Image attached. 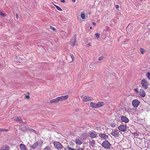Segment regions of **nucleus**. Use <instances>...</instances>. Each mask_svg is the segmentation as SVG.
Returning a JSON list of instances; mask_svg holds the SVG:
<instances>
[{
    "instance_id": "obj_1",
    "label": "nucleus",
    "mask_w": 150,
    "mask_h": 150,
    "mask_svg": "<svg viewBox=\"0 0 150 150\" xmlns=\"http://www.w3.org/2000/svg\"><path fill=\"white\" fill-rule=\"evenodd\" d=\"M134 91L138 94L141 97H144L146 96V92L142 89H140L139 91L137 88H135L134 89Z\"/></svg>"
},
{
    "instance_id": "obj_2",
    "label": "nucleus",
    "mask_w": 150,
    "mask_h": 150,
    "mask_svg": "<svg viewBox=\"0 0 150 150\" xmlns=\"http://www.w3.org/2000/svg\"><path fill=\"white\" fill-rule=\"evenodd\" d=\"M53 144L55 148L58 150H61V149L63 148L62 145L59 142H53Z\"/></svg>"
},
{
    "instance_id": "obj_3",
    "label": "nucleus",
    "mask_w": 150,
    "mask_h": 150,
    "mask_svg": "<svg viewBox=\"0 0 150 150\" xmlns=\"http://www.w3.org/2000/svg\"><path fill=\"white\" fill-rule=\"evenodd\" d=\"M141 83L144 89H147L148 86V83L144 79H143L141 81Z\"/></svg>"
},
{
    "instance_id": "obj_4",
    "label": "nucleus",
    "mask_w": 150,
    "mask_h": 150,
    "mask_svg": "<svg viewBox=\"0 0 150 150\" xmlns=\"http://www.w3.org/2000/svg\"><path fill=\"white\" fill-rule=\"evenodd\" d=\"M102 145L105 148L109 149L110 147L111 144L108 141L105 140L103 142Z\"/></svg>"
},
{
    "instance_id": "obj_5",
    "label": "nucleus",
    "mask_w": 150,
    "mask_h": 150,
    "mask_svg": "<svg viewBox=\"0 0 150 150\" xmlns=\"http://www.w3.org/2000/svg\"><path fill=\"white\" fill-rule=\"evenodd\" d=\"M132 106L134 108H137L139 105L140 102L137 99L134 100L132 102Z\"/></svg>"
},
{
    "instance_id": "obj_6",
    "label": "nucleus",
    "mask_w": 150,
    "mask_h": 150,
    "mask_svg": "<svg viewBox=\"0 0 150 150\" xmlns=\"http://www.w3.org/2000/svg\"><path fill=\"white\" fill-rule=\"evenodd\" d=\"M119 130L122 132L125 131L127 129V126L125 125H121L118 127Z\"/></svg>"
},
{
    "instance_id": "obj_7",
    "label": "nucleus",
    "mask_w": 150,
    "mask_h": 150,
    "mask_svg": "<svg viewBox=\"0 0 150 150\" xmlns=\"http://www.w3.org/2000/svg\"><path fill=\"white\" fill-rule=\"evenodd\" d=\"M93 99L92 98L89 96H84L83 99V100L84 102H87L92 100Z\"/></svg>"
},
{
    "instance_id": "obj_8",
    "label": "nucleus",
    "mask_w": 150,
    "mask_h": 150,
    "mask_svg": "<svg viewBox=\"0 0 150 150\" xmlns=\"http://www.w3.org/2000/svg\"><path fill=\"white\" fill-rule=\"evenodd\" d=\"M120 120L122 122L127 123L129 122V120L127 117L125 116H122L120 117Z\"/></svg>"
},
{
    "instance_id": "obj_9",
    "label": "nucleus",
    "mask_w": 150,
    "mask_h": 150,
    "mask_svg": "<svg viewBox=\"0 0 150 150\" xmlns=\"http://www.w3.org/2000/svg\"><path fill=\"white\" fill-rule=\"evenodd\" d=\"M88 136L91 138H94L97 137L96 132L94 131H91L89 132Z\"/></svg>"
},
{
    "instance_id": "obj_10",
    "label": "nucleus",
    "mask_w": 150,
    "mask_h": 150,
    "mask_svg": "<svg viewBox=\"0 0 150 150\" xmlns=\"http://www.w3.org/2000/svg\"><path fill=\"white\" fill-rule=\"evenodd\" d=\"M60 101H62L64 100H67L69 97V96L68 95L65 96H62L59 97Z\"/></svg>"
},
{
    "instance_id": "obj_11",
    "label": "nucleus",
    "mask_w": 150,
    "mask_h": 150,
    "mask_svg": "<svg viewBox=\"0 0 150 150\" xmlns=\"http://www.w3.org/2000/svg\"><path fill=\"white\" fill-rule=\"evenodd\" d=\"M111 134L114 137H117L119 136V132L117 130L115 129L112 131Z\"/></svg>"
},
{
    "instance_id": "obj_12",
    "label": "nucleus",
    "mask_w": 150,
    "mask_h": 150,
    "mask_svg": "<svg viewBox=\"0 0 150 150\" xmlns=\"http://www.w3.org/2000/svg\"><path fill=\"white\" fill-rule=\"evenodd\" d=\"M13 120L18 121L19 122H22V120L20 117H15L12 118Z\"/></svg>"
},
{
    "instance_id": "obj_13",
    "label": "nucleus",
    "mask_w": 150,
    "mask_h": 150,
    "mask_svg": "<svg viewBox=\"0 0 150 150\" xmlns=\"http://www.w3.org/2000/svg\"><path fill=\"white\" fill-rule=\"evenodd\" d=\"M60 101L59 99V97H57L55 99H52L50 101V103H55Z\"/></svg>"
},
{
    "instance_id": "obj_14",
    "label": "nucleus",
    "mask_w": 150,
    "mask_h": 150,
    "mask_svg": "<svg viewBox=\"0 0 150 150\" xmlns=\"http://www.w3.org/2000/svg\"><path fill=\"white\" fill-rule=\"evenodd\" d=\"M99 136L101 138L104 139H108V135H106L105 134L100 133L99 134Z\"/></svg>"
},
{
    "instance_id": "obj_15",
    "label": "nucleus",
    "mask_w": 150,
    "mask_h": 150,
    "mask_svg": "<svg viewBox=\"0 0 150 150\" xmlns=\"http://www.w3.org/2000/svg\"><path fill=\"white\" fill-rule=\"evenodd\" d=\"M75 143L77 145H80L83 142L79 138H76L75 141Z\"/></svg>"
},
{
    "instance_id": "obj_16",
    "label": "nucleus",
    "mask_w": 150,
    "mask_h": 150,
    "mask_svg": "<svg viewBox=\"0 0 150 150\" xmlns=\"http://www.w3.org/2000/svg\"><path fill=\"white\" fill-rule=\"evenodd\" d=\"M72 41L71 42V45L74 47V46H77L78 45L76 43V39L75 38H74V41H73V40H72Z\"/></svg>"
},
{
    "instance_id": "obj_17",
    "label": "nucleus",
    "mask_w": 150,
    "mask_h": 150,
    "mask_svg": "<svg viewBox=\"0 0 150 150\" xmlns=\"http://www.w3.org/2000/svg\"><path fill=\"white\" fill-rule=\"evenodd\" d=\"M19 146L21 150H26L27 149L26 147L24 144H20Z\"/></svg>"
},
{
    "instance_id": "obj_18",
    "label": "nucleus",
    "mask_w": 150,
    "mask_h": 150,
    "mask_svg": "<svg viewBox=\"0 0 150 150\" xmlns=\"http://www.w3.org/2000/svg\"><path fill=\"white\" fill-rule=\"evenodd\" d=\"M89 144L92 147H94L95 144V142L93 140H90L89 142Z\"/></svg>"
},
{
    "instance_id": "obj_19",
    "label": "nucleus",
    "mask_w": 150,
    "mask_h": 150,
    "mask_svg": "<svg viewBox=\"0 0 150 150\" xmlns=\"http://www.w3.org/2000/svg\"><path fill=\"white\" fill-rule=\"evenodd\" d=\"M38 145V143L37 142H35L31 146V148L33 149H35L37 148Z\"/></svg>"
},
{
    "instance_id": "obj_20",
    "label": "nucleus",
    "mask_w": 150,
    "mask_h": 150,
    "mask_svg": "<svg viewBox=\"0 0 150 150\" xmlns=\"http://www.w3.org/2000/svg\"><path fill=\"white\" fill-rule=\"evenodd\" d=\"M90 105L91 108H96V103L91 102L90 103Z\"/></svg>"
},
{
    "instance_id": "obj_21",
    "label": "nucleus",
    "mask_w": 150,
    "mask_h": 150,
    "mask_svg": "<svg viewBox=\"0 0 150 150\" xmlns=\"http://www.w3.org/2000/svg\"><path fill=\"white\" fill-rule=\"evenodd\" d=\"M98 104L100 108L103 106L105 105L104 103L102 101L98 102Z\"/></svg>"
},
{
    "instance_id": "obj_22",
    "label": "nucleus",
    "mask_w": 150,
    "mask_h": 150,
    "mask_svg": "<svg viewBox=\"0 0 150 150\" xmlns=\"http://www.w3.org/2000/svg\"><path fill=\"white\" fill-rule=\"evenodd\" d=\"M9 147L8 146H4L1 148V150H9Z\"/></svg>"
},
{
    "instance_id": "obj_23",
    "label": "nucleus",
    "mask_w": 150,
    "mask_h": 150,
    "mask_svg": "<svg viewBox=\"0 0 150 150\" xmlns=\"http://www.w3.org/2000/svg\"><path fill=\"white\" fill-rule=\"evenodd\" d=\"M140 52L141 54H144L145 53L146 51L144 49L141 48L140 49Z\"/></svg>"
},
{
    "instance_id": "obj_24",
    "label": "nucleus",
    "mask_w": 150,
    "mask_h": 150,
    "mask_svg": "<svg viewBox=\"0 0 150 150\" xmlns=\"http://www.w3.org/2000/svg\"><path fill=\"white\" fill-rule=\"evenodd\" d=\"M145 75L147 79L149 80H150V73L149 72H148Z\"/></svg>"
},
{
    "instance_id": "obj_25",
    "label": "nucleus",
    "mask_w": 150,
    "mask_h": 150,
    "mask_svg": "<svg viewBox=\"0 0 150 150\" xmlns=\"http://www.w3.org/2000/svg\"><path fill=\"white\" fill-rule=\"evenodd\" d=\"M51 148L49 146H47L44 148L43 150H51Z\"/></svg>"
},
{
    "instance_id": "obj_26",
    "label": "nucleus",
    "mask_w": 150,
    "mask_h": 150,
    "mask_svg": "<svg viewBox=\"0 0 150 150\" xmlns=\"http://www.w3.org/2000/svg\"><path fill=\"white\" fill-rule=\"evenodd\" d=\"M110 126L112 127H114L117 126V124L115 122H112L110 124Z\"/></svg>"
},
{
    "instance_id": "obj_27",
    "label": "nucleus",
    "mask_w": 150,
    "mask_h": 150,
    "mask_svg": "<svg viewBox=\"0 0 150 150\" xmlns=\"http://www.w3.org/2000/svg\"><path fill=\"white\" fill-rule=\"evenodd\" d=\"M9 131L8 129L2 128L0 129V132H7Z\"/></svg>"
},
{
    "instance_id": "obj_28",
    "label": "nucleus",
    "mask_w": 150,
    "mask_h": 150,
    "mask_svg": "<svg viewBox=\"0 0 150 150\" xmlns=\"http://www.w3.org/2000/svg\"><path fill=\"white\" fill-rule=\"evenodd\" d=\"M81 17L83 19H85V14L84 13H82L80 14Z\"/></svg>"
},
{
    "instance_id": "obj_29",
    "label": "nucleus",
    "mask_w": 150,
    "mask_h": 150,
    "mask_svg": "<svg viewBox=\"0 0 150 150\" xmlns=\"http://www.w3.org/2000/svg\"><path fill=\"white\" fill-rule=\"evenodd\" d=\"M87 135L85 134H83L81 135V137L83 139H86L87 137Z\"/></svg>"
},
{
    "instance_id": "obj_30",
    "label": "nucleus",
    "mask_w": 150,
    "mask_h": 150,
    "mask_svg": "<svg viewBox=\"0 0 150 150\" xmlns=\"http://www.w3.org/2000/svg\"><path fill=\"white\" fill-rule=\"evenodd\" d=\"M0 15L2 17H5L6 16V15L3 13L2 11H0Z\"/></svg>"
},
{
    "instance_id": "obj_31",
    "label": "nucleus",
    "mask_w": 150,
    "mask_h": 150,
    "mask_svg": "<svg viewBox=\"0 0 150 150\" xmlns=\"http://www.w3.org/2000/svg\"><path fill=\"white\" fill-rule=\"evenodd\" d=\"M50 28L53 30L54 31H55L56 30V29L54 28V27H53V26H50Z\"/></svg>"
},
{
    "instance_id": "obj_32",
    "label": "nucleus",
    "mask_w": 150,
    "mask_h": 150,
    "mask_svg": "<svg viewBox=\"0 0 150 150\" xmlns=\"http://www.w3.org/2000/svg\"><path fill=\"white\" fill-rule=\"evenodd\" d=\"M55 6L57 8V10H58L60 11H62V10L61 8H60L58 6L56 5H55Z\"/></svg>"
},
{
    "instance_id": "obj_33",
    "label": "nucleus",
    "mask_w": 150,
    "mask_h": 150,
    "mask_svg": "<svg viewBox=\"0 0 150 150\" xmlns=\"http://www.w3.org/2000/svg\"><path fill=\"white\" fill-rule=\"evenodd\" d=\"M67 149L68 150H76V149L72 148L69 147V146H67Z\"/></svg>"
},
{
    "instance_id": "obj_34",
    "label": "nucleus",
    "mask_w": 150,
    "mask_h": 150,
    "mask_svg": "<svg viewBox=\"0 0 150 150\" xmlns=\"http://www.w3.org/2000/svg\"><path fill=\"white\" fill-rule=\"evenodd\" d=\"M95 35L97 38H98L100 37V34L98 33H96L95 34Z\"/></svg>"
},
{
    "instance_id": "obj_35",
    "label": "nucleus",
    "mask_w": 150,
    "mask_h": 150,
    "mask_svg": "<svg viewBox=\"0 0 150 150\" xmlns=\"http://www.w3.org/2000/svg\"><path fill=\"white\" fill-rule=\"evenodd\" d=\"M71 56L72 58V62L74 61V55L72 54L71 55Z\"/></svg>"
},
{
    "instance_id": "obj_36",
    "label": "nucleus",
    "mask_w": 150,
    "mask_h": 150,
    "mask_svg": "<svg viewBox=\"0 0 150 150\" xmlns=\"http://www.w3.org/2000/svg\"><path fill=\"white\" fill-rule=\"evenodd\" d=\"M96 108H100L98 104V103H96Z\"/></svg>"
},
{
    "instance_id": "obj_37",
    "label": "nucleus",
    "mask_w": 150,
    "mask_h": 150,
    "mask_svg": "<svg viewBox=\"0 0 150 150\" xmlns=\"http://www.w3.org/2000/svg\"><path fill=\"white\" fill-rule=\"evenodd\" d=\"M134 136H138V134L137 133H134Z\"/></svg>"
},
{
    "instance_id": "obj_38",
    "label": "nucleus",
    "mask_w": 150,
    "mask_h": 150,
    "mask_svg": "<svg viewBox=\"0 0 150 150\" xmlns=\"http://www.w3.org/2000/svg\"><path fill=\"white\" fill-rule=\"evenodd\" d=\"M115 8L117 9H118L119 8V6L118 5H115Z\"/></svg>"
},
{
    "instance_id": "obj_39",
    "label": "nucleus",
    "mask_w": 150,
    "mask_h": 150,
    "mask_svg": "<svg viewBox=\"0 0 150 150\" xmlns=\"http://www.w3.org/2000/svg\"><path fill=\"white\" fill-rule=\"evenodd\" d=\"M39 143L40 145H42L43 144V142L41 140H40V142H39Z\"/></svg>"
},
{
    "instance_id": "obj_40",
    "label": "nucleus",
    "mask_w": 150,
    "mask_h": 150,
    "mask_svg": "<svg viewBox=\"0 0 150 150\" xmlns=\"http://www.w3.org/2000/svg\"><path fill=\"white\" fill-rule=\"evenodd\" d=\"M77 150H84L81 148H79Z\"/></svg>"
},
{
    "instance_id": "obj_41",
    "label": "nucleus",
    "mask_w": 150,
    "mask_h": 150,
    "mask_svg": "<svg viewBox=\"0 0 150 150\" xmlns=\"http://www.w3.org/2000/svg\"><path fill=\"white\" fill-rule=\"evenodd\" d=\"M25 97H26V98H30L29 96L28 95L26 96H25Z\"/></svg>"
},
{
    "instance_id": "obj_42",
    "label": "nucleus",
    "mask_w": 150,
    "mask_h": 150,
    "mask_svg": "<svg viewBox=\"0 0 150 150\" xmlns=\"http://www.w3.org/2000/svg\"><path fill=\"white\" fill-rule=\"evenodd\" d=\"M16 17L18 19V14H17V13L16 14Z\"/></svg>"
},
{
    "instance_id": "obj_43",
    "label": "nucleus",
    "mask_w": 150,
    "mask_h": 150,
    "mask_svg": "<svg viewBox=\"0 0 150 150\" xmlns=\"http://www.w3.org/2000/svg\"><path fill=\"white\" fill-rule=\"evenodd\" d=\"M61 2H62L64 3L65 2V0H61Z\"/></svg>"
},
{
    "instance_id": "obj_44",
    "label": "nucleus",
    "mask_w": 150,
    "mask_h": 150,
    "mask_svg": "<svg viewBox=\"0 0 150 150\" xmlns=\"http://www.w3.org/2000/svg\"><path fill=\"white\" fill-rule=\"evenodd\" d=\"M87 45H88V46H90L91 45V43H88V44H87Z\"/></svg>"
},
{
    "instance_id": "obj_45",
    "label": "nucleus",
    "mask_w": 150,
    "mask_h": 150,
    "mask_svg": "<svg viewBox=\"0 0 150 150\" xmlns=\"http://www.w3.org/2000/svg\"><path fill=\"white\" fill-rule=\"evenodd\" d=\"M93 24L94 25H96V23L95 22H93Z\"/></svg>"
},
{
    "instance_id": "obj_46",
    "label": "nucleus",
    "mask_w": 150,
    "mask_h": 150,
    "mask_svg": "<svg viewBox=\"0 0 150 150\" xmlns=\"http://www.w3.org/2000/svg\"><path fill=\"white\" fill-rule=\"evenodd\" d=\"M101 59H102V58H101V57H99V58H98V60H101Z\"/></svg>"
},
{
    "instance_id": "obj_47",
    "label": "nucleus",
    "mask_w": 150,
    "mask_h": 150,
    "mask_svg": "<svg viewBox=\"0 0 150 150\" xmlns=\"http://www.w3.org/2000/svg\"><path fill=\"white\" fill-rule=\"evenodd\" d=\"M90 28L91 29H92V27H90Z\"/></svg>"
},
{
    "instance_id": "obj_48",
    "label": "nucleus",
    "mask_w": 150,
    "mask_h": 150,
    "mask_svg": "<svg viewBox=\"0 0 150 150\" xmlns=\"http://www.w3.org/2000/svg\"><path fill=\"white\" fill-rule=\"evenodd\" d=\"M73 1L74 2H75V0H73Z\"/></svg>"
},
{
    "instance_id": "obj_49",
    "label": "nucleus",
    "mask_w": 150,
    "mask_h": 150,
    "mask_svg": "<svg viewBox=\"0 0 150 150\" xmlns=\"http://www.w3.org/2000/svg\"><path fill=\"white\" fill-rule=\"evenodd\" d=\"M78 18L80 20H81V19H79V17H78Z\"/></svg>"
},
{
    "instance_id": "obj_50",
    "label": "nucleus",
    "mask_w": 150,
    "mask_h": 150,
    "mask_svg": "<svg viewBox=\"0 0 150 150\" xmlns=\"http://www.w3.org/2000/svg\"><path fill=\"white\" fill-rule=\"evenodd\" d=\"M33 131H35V132H36V131H35V130H33Z\"/></svg>"
},
{
    "instance_id": "obj_51",
    "label": "nucleus",
    "mask_w": 150,
    "mask_h": 150,
    "mask_svg": "<svg viewBox=\"0 0 150 150\" xmlns=\"http://www.w3.org/2000/svg\"><path fill=\"white\" fill-rule=\"evenodd\" d=\"M1 66V63H0V67Z\"/></svg>"
},
{
    "instance_id": "obj_52",
    "label": "nucleus",
    "mask_w": 150,
    "mask_h": 150,
    "mask_svg": "<svg viewBox=\"0 0 150 150\" xmlns=\"http://www.w3.org/2000/svg\"><path fill=\"white\" fill-rule=\"evenodd\" d=\"M31 150V149H30V150Z\"/></svg>"
}]
</instances>
